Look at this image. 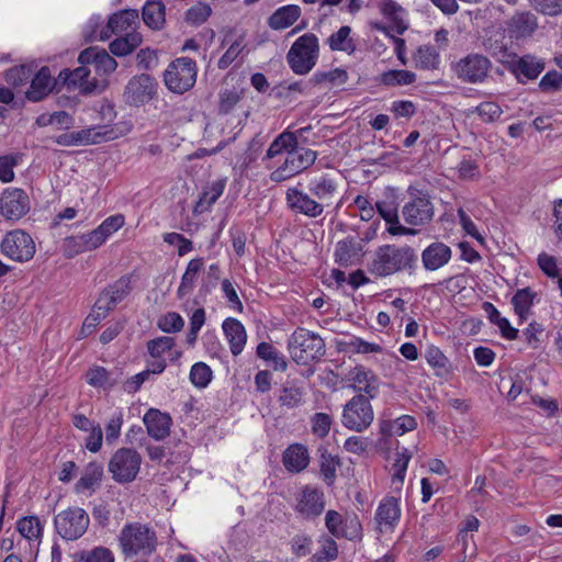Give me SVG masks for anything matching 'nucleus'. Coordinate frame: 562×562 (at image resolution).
<instances>
[{
	"mask_svg": "<svg viewBox=\"0 0 562 562\" xmlns=\"http://www.w3.org/2000/svg\"><path fill=\"white\" fill-rule=\"evenodd\" d=\"M401 518L398 499L389 496L383 498L375 512L374 519L380 532L393 531Z\"/></svg>",
	"mask_w": 562,
	"mask_h": 562,
	"instance_id": "nucleus-19",
	"label": "nucleus"
},
{
	"mask_svg": "<svg viewBox=\"0 0 562 562\" xmlns=\"http://www.w3.org/2000/svg\"><path fill=\"white\" fill-rule=\"evenodd\" d=\"M492 61L484 55L471 53L460 58L452 69L462 82L482 83L488 77Z\"/></svg>",
	"mask_w": 562,
	"mask_h": 562,
	"instance_id": "nucleus-10",
	"label": "nucleus"
},
{
	"mask_svg": "<svg viewBox=\"0 0 562 562\" xmlns=\"http://www.w3.org/2000/svg\"><path fill=\"white\" fill-rule=\"evenodd\" d=\"M288 350L296 364L307 366L325 355V342L319 335L299 327L288 339Z\"/></svg>",
	"mask_w": 562,
	"mask_h": 562,
	"instance_id": "nucleus-2",
	"label": "nucleus"
},
{
	"mask_svg": "<svg viewBox=\"0 0 562 562\" xmlns=\"http://www.w3.org/2000/svg\"><path fill=\"white\" fill-rule=\"evenodd\" d=\"M4 79L13 88H19L30 82V88L25 92V95L27 100L35 102V75H33L30 65L14 66L5 70Z\"/></svg>",
	"mask_w": 562,
	"mask_h": 562,
	"instance_id": "nucleus-26",
	"label": "nucleus"
},
{
	"mask_svg": "<svg viewBox=\"0 0 562 562\" xmlns=\"http://www.w3.org/2000/svg\"><path fill=\"white\" fill-rule=\"evenodd\" d=\"M362 251V244L352 237L339 240L336 245L335 260L341 267H348L353 263L355 258Z\"/></svg>",
	"mask_w": 562,
	"mask_h": 562,
	"instance_id": "nucleus-35",
	"label": "nucleus"
},
{
	"mask_svg": "<svg viewBox=\"0 0 562 562\" xmlns=\"http://www.w3.org/2000/svg\"><path fill=\"white\" fill-rule=\"evenodd\" d=\"M301 15V8L296 4H288L277 9L268 19V25L272 30H284L293 25Z\"/></svg>",
	"mask_w": 562,
	"mask_h": 562,
	"instance_id": "nucleus-32",
	"label": "nucleus"
},
{
	"mask_svg": "<svg viewBox=\"0 0 562 562\" xmlns=\"http://www.w3.org/2000/svg\"><path fill=\"white\" fill-rule=\"evenodd\" d=\"M539 88L543 92H553L562 89V75L557 70L548 71L540 80Z\"/></svg>",
	"mask_w": 562,
	"mask_h": 562,
	"instance_id": "nucleus-64",
	"label": "nucleus"
},
{
	"mask_svg": "<svg viewBox=\"0 0 562 562\" xmlns=\"http://www.w3.org/2000/svg\"><path fill=\"white\" fill-rule=\"evenodd\" d=\"M90 69L88 65L80 64L74 70L63 69L59 71V82L61 88L66 87L68 91L78 90L81 95H90L98 89V80L89 79Z\"/></svg>",
	"mask_w": 562,
	"mask_h": 562,
	"instance_id": "nucleus-14",
	"label": "nucleus"
},
{
	"mask_svg": "<svg viewBox=\"0 0 562 562\" xmlns=\"http://www.w3.org/2000/svg\"><path fill=\"white\" fill-rule=\"evenodd\" d=\"M318 38L313 33L300 36L286 54L290 68L296 75H306L316 65L318 58Z\"/></svg>",
	"mask_w": 562,
	"mask_h": 562,
	"instance_id": "nucleus-4",
	"label": "nucleus"
},
{
	"mask_svg": "<svg viewBox=\"0 0 562 562\" xmlns=\"http://www.w3.org/2000/svg\"><path fill=\"white\" fill-rule=\"evenodd\" d=\"M304 389L295 383H286L282 386L278 402L288 409L300 407L304 403Z\"/></svg>",
	"mask_w": 562,
	"mask_h": 562,
	"instance_id": "nucleus-40",
	"label": "nucleus"
},
{
	"mask_svg": "<svg viewBox=\"0 0 562 562\" xmlns=\"http://www.w3.org/2000/svg\"><path fill=\"white\" fill-rule=\"evenodd\" d=\"M212 379V370L204 362H196L190 371V380L196 387H206Z\"/></svg>",
	"mask_w": 562,
	"mask_h": 562,
	"instance_id": "nucleus-58",
	"label": "nucleus"
},
{
	"mask_svg": "<svg viewBox=\"0 0 562 562\" xmlns=\"http://www.w3.org/2000/svg\"><path fill=\"white\" fill-rule=\"evenodd\" d=\"M409 196L402 209V215L411 226H425L432 221L435 207L430 200V195L416 187L409 186L407 189Z\"/></svg>",
	"mask_w": 562,
	"mask_h": 562,
	"instance_id": "nucleus-5",
	"label": "nucleus"
},
{
	"mask_svg": "<svg viewBox=\"0 0 562 562\" xmlns=\"http://www.w3.org/2000/svg\"><path fill=\"white\" fill-rule=\"evenodd\" d=\"M353 389L364 392L369 397H375L379 389V379L371 371L362 366H358L352 371Z\"/></svg>",
	"mask_w": 562,
	"mask_h": 562,
	"instance_id": "nucleus-31",
	"label": "nucleus"
},
{
	"mask_svg": "<svg viewBox=\"0 0 562 562\" xmlns=\"http://www.w3.org/2000/svg\"><path fill=\"white\" fill-rule=\"evenodd\" d=\"M211 13L212 9L207 3L198 2L187 10L184 20L189 24L201 25L209 19Z\"/></svg>",
	"mask_w": 562,
	"mask_h": 562,
	"instance_id": "nucleus-56",
	"label": "nucleus"
},
{
	"mask_svg": "<svg viewBox=\"0 0 562 562\" xmlns=\"http://www.w3.org/2000/svg\"><path fill=\"white\" fill-rule=\"evenodd\" d=\"M418 256L416 250L408 246L393 244L378 247L368 263V271L380 278H385L401 271L413 273L416 270Z\"/></svg>",
	"mask_w": 562,
	"mask_h": 562,
	"instance_id": "nucleus-1",
	"label": "nucleus"
},
{
	"mask_svg": "<svg viewBox=\"0 0 562 562\" xmlns=\"http://www.w3.org/2000/svg\"><path fill=\"white\" fill-rule=\"evenodd\" d=\"M87 382L94 387L111 389L117 383V379L113 378V372L95 366L87 372Z\"/></svg>",
	"mask_w": 562,
	"mask_h": 562,
	"instance_id": "nucleus-48",
	"label": "nucleus"
},
{
	"mask_svg": "<svg viewBox=\"0 0 562 562\" xmlns=\"http://www.w3.org/2000/svg\"><path fill=\"white\" fill-rule=\"evenodd\" d=\"M74 119L66 111H56L54 113H43L37 116V126L56 125L58 130H68L72 126Z\"/></svg>",
	"mask_w": 562,
	"mask_h": 562,
	"instance_id": "nucleus-51",
	"label": "nucleus"
},
{
	"mask_svg": "<svg viewBox=\"0 0 562 562\" xmlns=\"http://www.w3.org/2000/svg\"><path fill=\"white\" fill-rule=\"evenodd\" d=\"M416 81V75L405 69H392L384 71L379 77V82L387 87L408 86Z\"/></svg>",
	"mask_w": 562,
	"mask_h": 562,
	"instance_id": "nucleus-45",
	"label": "nucleus"
},
{
	"mask_svg": "<svg viewBox=\"0 0 562 562\" xmlns=\"http://www.w3.org/2000/svg\"><path fill=\"white\" fill-rule=\"evenodd\" d=\"M538 27V19L531 12H518L512 16L507 24L510 38H525L531 36Z\"/></svg>",
	"mask_w": 562,
	"mask_h": 562,
	"instance_id": "nucleus-25",
	"label": "nucleus"
},
{
	"mask_svg": "<svg viewBox=\"0 0 562 562\" xmlns=\"http://www.w3.org/2000/svg\"><path fill=\"white\" fill-rule=\"evenodd\" d=\"M165 4L161 0H148L143 7L142 18L151 30H161L166 22Z\"/></svg>",
	"mask_w": 562,
	"mask_h": 562,
	"instance_id": "nucleus-33",
	"label": "nucleus"
},
{
	"mask_svg": "<svg viewBox=\"0 0 562 562\" xmlns=\"http://www.w3.org/2000/svg\"><path fill=\"white\" fill-rule=\"evenodd\" d=\"M143 42V36L138 32L126 33L125 36L115 38L110 43V52L117 57L126 56L133 53Z\"/></svg>",
	"mask_w": 562,
	"mask_h": 562,
	"instance_id": "nucleus-36",
	"label": "nucleus"
},
{
	"mask_svg": "<svg viewBox=\"0 0 562 562\" xmlns=\"http://www.w3.org/2000/svg\"><path fill=\"white\" fill-rule=\"evenodd\" d=\"M30 210V200L22 189H7L0 196V214L9 221H16Z\"/></svg>",
	"mask_w": 562,
	"mask_h": 562,
	"instance_id": "nucleus-16",
	"label": "nucleus"
},
{
	"mask_svg": "<svg viewBox=\"0 0 562 562\" xmlns=\"http://www.w3.org/2000/svg\"><path fill=\"white\" fill-rule=\"evenodd\" d=\"M311 424L312 432L319 438H324L329 434L333 418L326 413H316L313 415Z\"/></svg>",
	"mask_w": 562,
	"mask_h": 562,
	"instance_id": "nucleus-63",
	"label": "nucleus"
},
{
	"mask_svg": "<svg viewBox=\"0 0 562 562\" xmlns=\"http://www.w3.org/2000/svg\"><path fill=\"white\" fill-rule=\"evenodd\" d=\"M536 293L529 286L517 290L512 297L514 311L517 314L520 323L528 318L530 310L533 305Z\"/></svg>",
	"mask_w": 562,
	"mask_h": 562,
	"instance_id": "nucleus-37",
	"label": "nucleus"
},
{
	"mask_svg": "<svg viewBox=\"0 0 562 562\" xmlns=\"http://www.w3.org/2000/svg\"><path fill=\"white\" fill-rule=\"evenodd\" d=\"M257 356L269 362L276 371L284 372L288 368V362L284 356L280 355L279 351L269 342H260L256 350Z\"/></svg>",
	"mask_w": 562,
	"mask_h": 562,
	"instance_id": "nucleus-43",
	"label": "nucleus"
},
{
	"mask_svg": "<svg viewBox=\"0 0 562 562\" xmlns=\"http://www.w3.org/2000/svg\"><path fill=\"white\" fill-rule=\"evenodd\" d=\"M76 146H86L112 140L117 137L115 132L108 126H93L80 131H74Z\"/></svg>",
	"mask_w": 562,
	"mask_h": 562,
	"instance_id": "nucleus-29",
	"label": "nucleus"
},
{
	"mask_svg": "<svg viewBox=\"0 0 562 562\" xmlns=\"http://www.w3.org/2000/svg\"><path fill=\"white\" fill-rule=\"evenodd\" d=\"M142 463L140 454L131 448L119 449L109 462V471L117 483H130L135 480Z\"/></svg>",
	"mask_w": 562,
	"mask_h": 562,
	"instance_id": "nucleus-11",
	"label": "nucleus"
},
{
	"mask_svg": "<svg viewBox=\"0 0 562 562\" xmlns=\"http://www.w3.org/2000/svg\"><path fill=\"white\" fill-rule=\"evenodd\" d=\"M226 187V179H218L203 191L202 195L198 201V206L202 209H207L213 205L218 198L223 194L224 189Z\"/></svg>",
	"mask_w": 562,
	"mask_h": 562,
	"instance_id": "nucleus-53",
	"label": "nucleus"
},
{
	"mask_svg": "<svg viewBox=\"0 0 562 562\" xmlns=\"http://www.w3.org/2000/svg\"><path fill=\"white\" fill-rule=\"evenodd\" d=\"M451 248L442 241L431 243L420 255L422 263L426 271H437L441 269L451 260Z\"/></svg>",
	"mask_w": 562,
	"mask_h": 562,
	"instance_id": "nucleus-21",
	"label": "nucleus"
},
{
	"mask_svg": "<svg viewBox=\"0 0 562 562\" xmlns=\"http://www.w3.org/2000/svg\"><path fill=\"white\" fill-rule=\"evenodd\" d=\"M317 153L310 148L300 147L290 148L284 162L273 170L270 179L274 182L284 181L310 168L316 160Z\"/></svg>",
	"mask_w": 562,
	"mask_h": 562,
	"instance_id": "nucleus-8",
	"label": "nucleus"
},
{
	"mask_svg": "<svg viewBox=\"0 0 562 562\" xmlns=\"http://www.w3.org/2000/svg\"><path fill=\"white\" fill-rule=\"evenodd\" d=\"M138 11L134 9H124L113 13L106 25H104L99 33V41H106L113 34L130 33L135 31V26L139 23Z\"/></svg>",
	"mask_w": 562,
	"mask_h": 562,
	"instance_id": "nucleus-17",
	"label": "nucleus"
},
{
	"mask_svg": "<svg viewBox=\"0 0 562 562\" xmlns=\"http://www.w3.org/2000/svg\"><path fill=\"white\" fill-rule=\"evenodd\" d=\"M157 86V81L147 74L134 76L125 87V100L136 106L147 103L156 94Z\"/></svg>",
	"mask_w": 562,
	"mask_h": 562,
	"instance_id": "nucleus-15",
	"label": "nucleus"
},
{
	"mask_svg": "<svg viewBox=\"0 0 562 562\" xmlns=\"http://www.w3.org/2000/svg\"><path fill=\"white\" fill-rule=\"evenodd\" d=\"M339 538L348 540L361 539L362 526L356 514L346 515L344 517V526L339 529Z\"/></svg>",
	"mask_w": 562,
	"mask_h": 562,
	"instance_id": "nucleus-54",
	"label": "nucleus"
},
{
	"mask_svg": "<svg viewBox=\"0 0 562 562\" xmlns=\"http://www.w3.org/2000/svg\"><path fill=\"white\" fill-rule=\"evenodd\" d=\"M1 252L15 261H29L35 254L32 236L21 229L9 232L1 241Z\"/></svg>",
	"mask_w": 562,
	"mask_h": 562,
	"instance_id": "nucleus-13",
	"label": "nucleus"
},
{
	"mask_svg": "<svg viewBox=\"0 0 562 562\" xmlns=\"http://www.w3.org/2000/svg\"><path fill=\"white\" fill-rule=\"evenodd\" d=\"M325 508L324 494L317 488L305 486L297 501L295 510L305 519L319 516Z\"/></svg>",
	"mask_w": 562,
	"mask_h": 562,
	"instance_id": "nucleus-20",
	"label": "nucleus"
},
{
	"mask_svg": "<svg viewBox=\"0 0 562 562\" xmlns=\"http://www.w3.org/2000/svg\"><path fill=\"white\" fill-rule=\"evenodd\" d=\"M222 327L229 342L232 353L238 356L244 350L247 340L244 325L238 319L228 317L223 322Z\"/></svg>",
	"mask_w": 562,
	"mask_h": 562,
	"instance_id": "nucleus-28",
	"label": "nucleus"
},
{
	"mask_svg": "<svg viewBox=\"0 0 562 562\" xmlns=\"http://www.w3.org/2000/svg\"><path fill=\"white\" fill-rule=\"evenodd\" d=\"M285 200L289 209L295 214L316 218L325 212L307 191L297 188H289Z\"/></svg>",
	"mask_w": 562,
	"mask_h": 562,
	"instance_id": "nucleus-18",
	"label": "nucleus"
},
{
	"mask_svg": "<svg viewBox=\"0 0 562 562\" xmlns=\"http://www.w3.org/2000/svg\"><path fill=\"white\" fill-rule=\"evenodd\" d=\"M414 60L417 68L426 70L438 69L440 64L439 53L430 45L419 46L414 54Z\"/></svg>",
	"mask_w": 562,
	"mask_h": 562,
	"instance_id": "nucleus-42",
	"label": "nucleus"
},
{
	"mask_svg": "<svg viewBox=\"0 0 562 562\" xmlns=\"http://www.w3.org/2000/svg\"><path fill=\"white\" fill-rule=\"evenodd\" d=\"M348 80V74L346 70L336 68L329 71L316 72L313 76L315 83L329 82L331 85H342Z\"/></svg>",
	"mask_w": 562,
	"mask_h": 562,
	"instance_id": "nucleus-62",
	"label": "nucleus"
},
{
	"mask_svg": "<svg viewBox=\"0 0 562 562\" xmlns=\"http://www.w3.org/2000/svg\"><path fill=\"white\" fill-rule=\"evenodd\" d=\"M321 457V473L328 485H333L336 479V470L340 467L338 456H333L324 447L318 449Z\"/></svg>",
	"mask_w": 562,
	"mask_h": 562,
	"instance_id": "nucleus-46",
	"label": "nucleus"
},
{
	"mask_svg": "<svg viewBox=\"0 0 562 562\" xmlns=\"http://www.w3.org/2000/svg\"><path fill=\"white\" fill-rule=\"evenodd\" d=\"M60 89L59 75L55 78L47 66H43L37 70V101L44 99L53 91L59 92Z\"/></svg>",
	"mask_w": 562,
	"mask_h": 562,
	"instance_id": "nucleus-39",
	"label": "nucleus"
},
{
	"mask_svg": "<svg viewBox=\"0 0 562 562\" xmlns=\"http://www.w3.org/2000/svg\"><path fill=\"white\" fill-rule=\"evenodd\" d=\"M319 544L317 552L311 557V562H331L337 559L338 546L333 538L324 536L319 539Z\"/></svg>",
	"mask_w": 562,
	"mask_h": 562,
	"instance_id": "nucleus-50",
	"label": "nucleus"
},
{
	"mask_svg": "<svg viewBox=\"0 0 562 562\" xmlns=\"http://www.w3.org/2000/svg\"><path fill=\"white\" fill-rule=\"evenodd\" d=\"M204 268V259L199 257L191 259L181 277L180 284L177 290L178 299L182 300L194 290L198 277Z\"/></svg>",
	"mask_w": 562,
	"mask_h": 562,
	"instance_id": "nucleus-30",
	"label": "nucleus"
},
{
	"mask_svg": "<svg viewBox=\"0 0 562 562\" xmlns=\"http://www.w3.org/2000/svg\"><path fill=\"white\" fill-rule=\"evenodd\" d=\"M175 338L160 336L147 341V351L151 358H162V355L175 347Z\"/></svg>",
	"mask_w": 562,
	"mask_h": 562,
	"instance_id": "nucleus-57",
	"label": "nucleus"
},
{
	"mask_svg": "<svg viewBox=\"0 0 562 562\" xmlns=\"http://www.w3.org/2000/svg\"><path fill=\"white\" fill-rule=\"evenodd\" d=\"M103 475V467L97 462H90L75 485V491L81 493L88 490H94L101 482Z\"/></svg>",
	"mask_w": 562,
	"mask_h": 562,
	"instance_id": "nucleus-38",
	"label": "nucleus"
},
{
	"mask_svg": "<svg viewBox=\"0 0 562 562\" xmlns=\"http://www.w3.org/2000/svg\"><path fill=\"white\" fill-rule=\"evenodd\" d=\"M544 61L532 55H524L510 65V71L517 80L525 83L527 80H533L544 70Z\"/></svg>",
	"mask_w": 562,
	"mask_h": 562,
	"instance_id": "nucleus-24",
	"label": "nucleus"
},
{
	"mask_svg": "<svg viewBox=\"0 0 562 562\" xmlns=\"http://www.w3.org/2000/svg\"><path fill=\"white\" fill-rule=\"evenodd\" d=\"M165 83L169 90L183 93L190 90L196 81V64L189 57L175 59L164 74Z\"/></svg>",
	"mask_w": 562,
	"mask_h": 562,
	"instance_id": "nucleus-6",
	"label": "nucleus"
},
{
	"mask_svg": "<svg viewBox=\"0 0 562 562\" xmlns=\"http://www.w3.org/2000/svg\"><path fill=\"white\" fill-rule=\"evenodd\" d=\"M158 328L167 334H175L182 330L184 321L177 312H168L157 322Z\"/></svg>",
	"mask_w": 562,
	"mask_h": 562,
	"instance_id": "nucleus-55",
	"label": "nucleus"
},
{
	"mask_svg": "<svg viewBox=\"0 0 562 562\" xmlns=\"http://www.w3.org/2000/svg\"><path fill=\"white\" fill-rule=\"evenodd\" d=\"M425 358L428 364L436 370L437 375L441 376L449 372V360L438 347L429 346Z\"/></svg>",
	"mask_w": 562,
	"mask_h": 562,
	"instance_id": "nucleus-52",
	"label": "nucleus"
},
{
	"mask_svg": "<svg viewBox=\"0 0 562 562\" xmlns=\"http://www.w3.org/2000/svg\"><path fill=\"white\" fill-rule=\"evenodd\" d=\"M143 422L149 437L155 440H164L170 434L172 425L171 416L157 408H149L144 415Z\"/></svg>",
	"mask_w": 562,
	"mask_h": 562,
	"instance_id": "nucleus-23",
	"label": "nucleus"
},
{
	"mask_svg": "<svg viewBox=\"0 0 562 562\" xmlns=\"http://www.w3.org/2000/svg\"><path fill=\"white\" fill-rule=\"evenodd\" d=\"M74 562H114L113 552L103 546H97L90 550H80L74 553Z\"/></svg>",
	"mask_w": 562,
	"mask_h": 562,
	"instance_id": "nucleus-44",
	"label": "nucleus"
},
{
	"mask_svg": "<svg viewBox=\"0 0 562 562\" xmlns=\"http://www.w3.org/2000/svg\"><path fill=\"white\" fill-rule=\"evenodd\" d=\"M244 37L239 36L236 41H234L227 50L223 54V56L217 61V67L222 70L228 68L233 61L240 55L244 50Z\"/></svg>",
	"mask_w": 562,
	"mask_h": 562,
	"instance_id": "nucleus-60",
	"label": "nucleus"
},
{
	"mask_svg": "<svg viewBox=\"0 0 562 562\" xmlns=\"http://www.w3.org/2000/svg\"><path fill=\"white\" fill-rule=\"evenodd\" d=\"M119 541L125 557L150 555L156 550L157 546L155 531L139 522L124 526L121 530Z\"/></svg>",
	"mask_w": 562,
	"mask_h": 562,
	"instance_id": "nucleus-3",
	"label": "nucleus"
},
{
	"mask_svg": "<svg viewBox=\"0 0 562 562\" xmlns=\"http://www.w3.org/2000/svg\"><path fill=\"white\" fill-rule=\"evenodd\" d=\"M351 29L348 25L341 26L337 32L333 33L327 43L331 50L346 52L352 54L356 50V43L350 37Z\"/></svg>",
	"mask_w": 562,
	"mask_h": 562,
	"instance_id": "nucleus-41",
	"label": "nucleus"
},
{
	"mask_svg": "<svg viewBox=\"0 0 562 562\" xmlns=\"http://www.w3.org/2000/svg\"><path fill=\"white\" fill-rule=\"evenodd\" d=\"M103 290L109 293L110 302L114 303L116 306L131 293L132 277L125 274Z\"/></svg>",
	"mask_w": 562,
	"mask_h": 562,
	"instance_id": "nucleus-49",
	"label": "nucleus"
},
{
	"mask_svg": "<svg viewBox=\"0 0 562 562\" xmlns=\"http://www.w3.org/2000/svg\"><path fill=\"white\" fill-rule=\"evenodd\" d=\"M381 13L390 19L393 23L394 30L397 34H403L407 30V24L398 15L403 8L393 0H383L380 4Z\"/></svg>",
	"mask_w": 562,
	"mask_h": 562,
	"instance_id": "nucleus-47",
	"label": "nucleus"
},
{
	"mask_svg": "<svg viewBox=\"0 0 562 562\" xmlns=\"http://www.w3.org/2000/svg\"><path fill=\"white\" fill-rule=\"evenodd\" d=\"M310 130V127H303L296 131L295 133L290 131H284L279 134L273 142L270 144L266 158L272 159L282 153H289L290 148H294L297 145V134L302 135L305 131Z\"/></svg>",
	"mask_w": 562,
	"mask_h": 562,
	"instance_id": "nucleus-34",
	"label": "nucleus"
},
{
	"mask_svg": "<svg viewBox=\"0 0 562 562\" xmlns=\"http://www.w3.org/2000/svg\"><path fill=\"white\" fill-rule=\"evenodd\" d=\"M21 158L20 154L0 156V181L7 183L14 179L13 168L19 165Z\"/></svg>",
	"mask_w": 562,
	"mask_h": 562,
	"instance_id": "nucleus-59",
	"label": "nucleus"
},
{
	"mask_svg": "<svg viewBox=\"0 0 562 562\" xmlns=\"http://www.w3.org/2000/svg\"><path fill=\"white\" fill-rule=\"evenodd\" d=\"M373 420V411L369 400L362 394L353 396L344 408L342 424L348 429L362 431Z\"/></svg>",
	"mask_w": 562,
	"mask_h": 562,
	"instance_id": "nucleus-12",
	"label": "nucleus"
},
{
	"mask_svg": "<svg viewBox=\"0 0 562 562\" xmlns=\"http://www.w3.org/2000/svg\"><path fill=\"white\" fill-rule=\"evenodd\" d=\"M282 462L289 472L299 473L303 471L310 463L307 448L302 443L290 445L283 452Z\"/></svg>",
	"mask_w": 562,
	"mask_h": 562,
	"instance_id": "nucleus-27",
	"label": "nucleus"
},
{
	"mask_svg": "<svg viewBox=\"0 0 562 562\" xmlns=\"http://www.w3.org/2000/svg\"><path fill=\"white\" fill-rule=\"evenodd\" d=\"M78 63L82 65H93L95 71L100 75H110L116 67V60L105 50L98 47H89L79 54Z\"/></svg>",
	"mask_w": 562,
	"mask_h": 562,
	"instance_id": "nucleus-22",
	"label": "nucleus"
},
{
	"mask_svg": "<svg viewBox=\"0 0 562 562\" xmlns=\"http://www.w3.org/2000/svg\"><path fill=\"white\" fill-rule=\"evenodd\" d=\"M530 5L539 13L548 16L562 14V0H528Z\"/></svg>",
	"mask_w": 562,
	"mask_h": 562,
	"instance_id": "nucleus-61",
	"label": "nucleus"
},
{
	"mask_svg": "<svg viewBox=\"0 0 562 562\" xmlns=\"http://www.w3.org/2000/svg\"><path fill=\"white\" fill-rule=\"evenodd\" d=\"M55 529L65 540H77L81 538L90 524L87 512L80 507H69L55 517Z\"/></svg>",
	"mask_w": 562,
	"mask_h": 562,
	"instance_id": "nucleus-9",
	"label": "nucleus"
},
{
	"mask_svg": "<svg viewBox=\"0 0 562 562\" xmlns=\"http://www.w3.org/2000/svg\"><path fill=\"white\" fill-rule=\"evenodd\" d=\"M307 192L324 211L330 207L337 210L341 205L338 177L335 173H323L311 179L307 184Z\"/></svg>",
	"mask_w": 562,
	"mask_h": 562,
	"instance_id": "nucleus-7",
	"label": "nucleus"
}]
</instances>
